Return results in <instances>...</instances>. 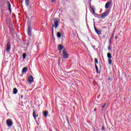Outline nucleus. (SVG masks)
<instances>
[{
    "instance_id": "0eeeda50",
    "label": "nucleus",
    "mask_w": 131,
    "mask_h": 131,
    "mask_svg": "<svg viewBox=\"0 0 131 131\" xmlns=\"http://www.w3.org/2000/svg\"><path fill=\"white\" fill-rule=\"evenodd\" d=\"M31 27L29 26L28 28V34L29 36H31Z\"/></svg>"
},
{
    "instance_id": "393cba45",
    "label": "nucleus",
    "mask_w": 131,
    "mask_h": 131,
    "mask_svg": "<svg viewBox=\"0 0 131 131\" xmlns=\"http://www.w3.org/2000/svg\"><path fill=\"white\" fill-rule=\"evenodd\" d=\"M67 117V121L68 122V124H69V125H70V124L69 123V118H68V116L66 117Z\"/></svg>"
},
{
    "instance_id": "f3484780",
    "label": "nucleus",
    "mask_w": 131,
    "mask_h": 131,
    "mask_svg": "<svg viewBox=\"0 0 131 131\" xmlns=\"http://www.w3.org/2000/svg\"><path fill=\"white\" fill-rule=\"evenodd\" d=\"M57 36L58 38H61V36H62V34L60 32H57Z\"/></svg>"
},
{
    "instance_id": "ddd939ff",
    "label": "nucleus",
    "mask_w": 131,
    "mask_h": 131,
    "mask_svg": "<svg viewBox=\"0 0 131 131\" xmlns=\"http://www.w3.org/2000/svg\"><path fill=\"white\" fill-rule=\"evenodd\" d=\"M30 2V0H25V3L26 7H28L29 6V2Z\"/></svg>"
},
{
    "instance_id": "9d476101",
    "label": "nucleus",
    "mask_w": 131,
    "mask_h": 131,
    "mask_svg": "<svg viewBox=\"0 0 131 131\" xmlns=\"http://www.w3.org/2000/svg\"><path fill=\"white\" fill-rule=\"evenodd\" d=\"M64 48V46L61 45H59L57 46V49L59 51H62V50H63V48Z\"/></svg>"
},
{
    "instance_id": "b1692460",
    "label": "nucleus",
    "mask_w": 131,
    "mask_h": 131,
    "mask_svg": "<svg viewBox=\"0 0 131 131\" xmlns=\"http://www.w3.org/2000/svg\"><path fill=\"white\" fill-rule=\"evenodd\" d=\"M5 4H6V5H7V6H8V5H10V2H9L8 1H5Z\"/></svg>"
},
{
    "instance_id": "6e6552de",
    "label": "nucleus",
    "mask_w": 131,
    "mask_h": 131,
    "mask_svg": "<svg viewBox=\"0 0 131 131\" xmlns=\"http://www.w3.org/2000/svg\"><path fill=\"white\" fill-rule=\"evenodd\" d=\"M94 30H95V32H96L98 35H100V34H101V30H99L97 29V28H96V27H94Z\"/></svg>"
},
{
    "instance_id": "f257e3e1",
    "label": "nucleus",
    "mask_w": 131,
    "mask_h": 131,
    "mask_svg": "<svg viewBox=\"0 0 131 131\" xmlns=\"http://www.w3.org/2000/svg\"><path fill=\"white\" fill-rule=\"evenodd\" d=\"M51 24L52 25V35H54V27L57 29V28L59 26V21L57 18H55L51 20Z\"/></svg>"
},
{
    "instance_id": "c9c22d12",
    "label": "nucleus",
    "mask_w": 131,
    "mask_h": 131,
    "mask_svg": "<svg viewBox=\"0 0 131 131\" xmlns=\"http://www.w3.org/2000/svg\"><path fill=\"white\" fill-rule=\"evenodd\" d=\"M58 64H59V65H60V62H58Z\"/></svg>"
},
{
    "instance_id": "20e7f679",
    "label": "nucleus",
    "mask_w": 131,
    "mask_h": 131,
    "mask_svg": "<svg viewBox=\"0 0 131 131\" xmlns=\"http://www.w3.org/2000/svg\"><path fill=\"white\" fill-rule=\"evenodd\" d=\"M6 124L7 126H8V127H10L11 126H12L13 121H12V120L11 119H8L6 120Z\"/></svg>"
},
{
    "instance_id": "9b49d317",
    "label": "nucleus",
    "mask_w": 131,
    "mask_h": 131,
    "mask_svg": "<svg viewBox=\"0 0 131 131\" xmlns=\"http://www.w3.org/2000/svg\"><path fill=\"white\" fill-rule=\"evenodd\" d=\"M33 117H34V119L35 120H36V113L35 112V111L33 110Z\"/></svg>"
},
{
    "instance_id": "f03ea898",
    "label": "nucleus",
    "mask_w": 131,
    "mask_h": 131,
    "mask_svg": "<svg viewBox=\"0 0 131 131\" xmlns=\"http://www.w3.org/2000/svg\"><path fill=\"white\" fill-rule=\"evenodd\" d=\"M110 13V11L109 10H106L105 12L102 13L100 16L101 19H104L105 17H107L108 16V14Z\"/></svg>"
},
{
    "instance_id": "412c9836",
    "label": "nucleus",
    "mask_w": 131,
    "mask_h": 131,
    "mask_svg": "<svg viewBox=\"0 0 131 131\" xmlns=\"http://www.w3.org/2000/svg\"><path fill=\"white\" fill-rule=\"evenodd\" d=\"M95 65H97V64H99V62L98 61V59L95 58Z\"/></svg>"
},
{
    "instance_id": "a211bd4d",
    "label": "nucleus",
    "mask_w": 131,
    "mask_h": 131,
    "mask_svg": "<svg viewBox=\"0 0 131 131\" xmlns=\"http://www.w3.org/2000/svg\"><path fill=\"white\" fill-rule=\"evenodd\" d=\"M107 58L108 59H112V55H111V53H107Z\"/></svg>"
},
{
    "instance_id": "f704fd0d",
    "label": "nucleus",
    "mask_w": 131,
    "mask_h": 131,
    "mask_svg": "<svg viewBox=\"0 0 131 131\" xmlns=\"http://www.w3.org/2000/svg\"><path fill=\"white\" fill-rule=\"evenodd\" d=\"M58 61H60V57L59 58Z\"/></svg>"
},
{
    "instance_id": "e433bc0d",
    "label": "nucleus",
    "mask_w": 131,
    "mask_h": 131,
    "mask_svg": "<svg viewBox=\"0 0 131 131\" xmlns=\"http://www.w3.org/2000/svg\"><path fill=\"white\" fill-rule=\"evenodd\" d=\"M27 45H29V43H28Z\"/></svg>"
},
{
    "instance_id": "dca6fc26",
    "label": "nucleus",
    "mask_w": 131,
    "mask_h": 131,
    "mask_svg": "<svg viewBox=\"0 0 131 131\" xmlns=\"http://www.w3.org/2000/svg\"><path fill=\"white\" fill-rule=\"evenodd\" d=\"M7 8L9 11H10V13H12V8H11V4L7 5Z\"/></svg>"
},
{
    "instance_id": "2f4dec72",
    "label": "nucleus",
    "mask_w": 131,
    "mask_h": 131,
    "mask_svg": "<svg viewBox=\"0 0 131 131\" xmlns=\"http://www.w3.org/2000/svg\"><path fill=\"white\" fill-rule=\"evenodd\" d=\"M37 117H38V115H36V118H37Z\"/></svg>"
},
{
    "instance_id": "7ed1b4c3",
    "label": "nucleus",
    "mask_w": 131,
    "mask_h": 131,
    "mask_svg": "<svg viewBox=\"0 0 131 131\" xmlns=\"http://www.w3.org/2000/svg\"><path fill=\"white\" fill-rule=\"evenodd\" d=\"M62 56L63 59H68V58H69V54L66 52V50L65 49L62 50Z\"/></svg>"
},
{
    "instance_id": "7c9ffc66",
    "label": "nucleus",
    "mask_w": 131,
    "mask_h": 131,
    "mask_svg": "<svg viewBox=\"0 0 131 131\" xmlns=\"http://www.w3.org/2000/svg\"><path fill=\"white\" fill-rule=\"evenodd\" d=\"M108 80H111V78H110V77L108 78Z\"/></svg>"
},
{
    "instance_id": "1a4fd4ad",
    "label": "nucleus",
    "mask_w": 131,
    "mask_h": 131,
    "mask_svg": "<svg viewBox=\"0 0 131 131\" xmlns=\"http://www.w3.org/2000/svg\"><path fill=\"white\" fill-rule=\"evenodd\" d=\"M111 5V2H108L105 4V9H109V6Z\"/></svg>"
},
{
    "instance_id": "39448f33",
    "label": "nucleus",
    "mask_w": 131,
    "mask_h": 131,
    "mask_svg": "<svg viewBox=\"0 0 131 131\" xmlns=\"http://www.w3.org/2000/svg\"><path fill=\"white\" fill-rule=\"evenodd\" d=\"M6 51L9 53L11 50V42L10 41H8L6 45Z\"/></svg>"
},
{
    "instance_id": "473e14b6",
    "label": "nucleus",
    "mask_w": 131,
    "mask_h": 131,
    "mask_svg": "<svg viewBox=\"0 0 131 131\" xmlns=\"http://www.w3.org/2000/svg\"><path fill=\"white\" fill-rule=\"evenodd\" d=\"M115 38L116 39H117V36H116L115 37Z\"/></svg>"
},
{
    "instance_id": "4468645a",
    "label": "nucleus",
    "mask_w": 131,
    "mask_h": 131,
    "mask_svg": "<svg viewBox=\"0 0 131 131\" xmlns=\"http://www.w3.org/2000/svg\"><path fill=\"white\" fill-rule=\"evenodd\" d=\"M43 114L45 117H48V115H49V112L46 111L43 113Z\"/></svg>"
},
{
    "instance_id": "2eb2a0df",
    "label": "nucleus",
    "mask_w": 131,
    "mask_h": 131,
    "mask_svg": "<svg viewBox=\"0 0 131 131\" xmlns=\"http://www.w3.org/2000/svg\"><path fill=\"white\" fill-rule=\"evenodd\" d=\"M13 93L14 95H16L17 93H18V90H17V88H15L13 89Z\"/></svg>"
},
{
    "instance_id": "72a5a7b5",
    "label": "nucleus",
    "mask_w": 131,
    "mask_h": 131,
    "mask_svg": "<svg viewBox=\"0 0 131 131\" xmlns=\"http://www.w3.org/2000/svg\"><path fill=\"white\" fill-rule=\"evenodd\" d=\"M94 111H95V112L97 111V109H96V108H94Z\"/></svg>"
},
{
    "instance_id": "f8f14e48",
    "label": "nucleus",
    "mask_w": 131,
    "mask_h": 131,
    "mask_svg": "<svg viewBox=\"0 0 131 131\" xmlns=\"http://www.w3.org/2000/svg\"><path fill=\"white\" fill-rule=\"evenodd\" d=\"M27 70H28L27 67H24L23 68L21 72L22 73H25V72H27Z\"/></svg>"
},
{
    "instance_id": "5701e85b",
    "label": "nucleus",
    "mask_w": 131,
    "mask_h": 131,
    "mask_svg": "<svg viewBox=\"0 0 131 131\" xmlns=\"http://www.w3.org/2000/svg\"><path fill=\"white\" fill-rule=\"evenodd\" d=\"M25 58H26V53H23V59H25Z\"/></svg>"
},
{
    "instance_id": "bb28decb",
    "label": "nucleus",
    "mask_w": 131,
    "mask_h": 131,
    "mask_svg": "<svg viewBox=\"0 0 131 131\" xmlns=\"http://www.w3.org/2000/svg\"><path fill=\"white\" fill-rule=\"evenodd\" d=\"M105 106H106V103H103L102 105V108H105Z\"/></svg>"
},
{
    "instance_id": "a878e982",
    "label": "nucleus",
    "mask_w": 131,
    "mask_h": 131,
    "mask_svg": "<svg viewBox=\"0 0 131 131\" xmlns=\"http://www.w3.org/2000/svg\"><path fill=\"white\" fill-rule=\"evenodd\" d=\"M108 51H111V46L110 44H109V46H108Z\"/></svg>"
},
{
    "instance_id": "cd10ccee",
    "label": "nucleus",
    "mask_w": 131,
    "mask_h": 131,
    "mask_svg": "<svg viewBox=\"0 0 131 131\" xmlns=\"http://www.w3.org/2000/svg\"><path fill=\"white\" fill-rule=\"evenodd\" d=\"M91 9H92V11L93 12V14H95L96 12L95 11V9H94L93 8H91Z\"/></svg>"
},
{
    "instance_id": "4be33fe9",
    "label": "nucleus",
    "mask_w": 131,
    "mask_h": 131,
    "mask_svg": "<svg viewBox=\"0 0 131 131\" xmlns=\"http://www.w3.org/2000/svg\"><path fill=\"white\" fill-rule=\"evenodd\" d=\"M108 62L109 65H111V64H112V60L109 59H108Z\"/></svg>"
},
{
    "instance_id": "423d86ee",
    "label": "nucleus",
    "mask_w": 131,
    "mask_h": 131,
    "mask_svg": "<svg viewBox=\"0 0 131 131\" xmlns=\"http://www.w3.org/2000/svg\"><path fill=\"white\" fill-rule=\"evenodd\" d=\"M28 81L30 83H32V82H34V81L33 80V76L32 75L30 76L28 78Z\"/></svg>"
},
{
    "instance_id": "c85d7f7f",
    "label": "nucleus",
    "mask_w": 131,
    "mask_h": 131,
    "mask_svg": "<svg viewBox=\"0 0 131 131\" xmlns=\"http://www.w3.org/2000/svg\"><path fill=\"white\" fill-rule=\"evenodd\" d=\"M102 130H105V127L102 126L101 128Z\"/></svg>"
},
{
    "instance_id": "6ab92c4d",
    "label": "nucleus",
    "mask_w": 131,
    "mask_h": 131,
    "mask_svg": "<svg viewBox=\"0 0 131 131\" xmlns=\"http://www.w3.org/2000/svg\"><path fill=\"white\" fill-rule=\"evenodd\" d=\"M95 66L97 73H99V69L98 68V66H97V64H95Z\"/></svg>"
},
{
    "instance_id": "c756f323",
    "label": "nucleus",
    "mask_w": 131,
    "mask_h": 131,
    "mask_svg": "<svg viewBox=\"0 0 131 131\" xmlns=\"http://www.w3.org/2000/svg\"><path fill=\"white\" fill-rule=\"evenodd\" d=\"M51 3H56V1L55 0H51Z\"/></svg>"
},
{
    "instance_id": "aec40b11",
    "label": "nucleus",
    "mask_w": 131,
    "mask_h": 131,
    "mask_svg": "<svg viewBox=\"0 0 131 131\" xmlns=\"http://www.w3.org/2000/svg\"><path fill=\"white\" fill-rule=\"evenodd\" d=\"M113 35H113V36L111 37L110 39V41H109V43H110V45H111L112 43V38L113 37Z\"/></svg>"
}]
</instances>
